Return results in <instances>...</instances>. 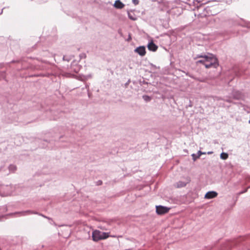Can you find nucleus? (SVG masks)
I'll use <instances>...</instances> for the list:
<instances>
[{"mask_svg":"<svg viewBox=\"0 0 250 250\" xmlns=\"http://www.w3.org/2000/svg\"><path fill=\"white\" fill-rule=\"evenodd\" d=\"M206 62L205 66L207 68H209L211 67L216 68L219 65L218 59L211 54L208 55Z\"/></svg>","mask_w":250,"mask_h":250,"instance_id":"1","label":"nucleus"},{"mask_svg":"<svg viewBox=\"0 0 250 250\" xmlns=\"http://www.w3.org/2000/svg\"><path fill=\"white\" fill-rule=\"evenodd\" d=\"M92 239L94 241H98L100 240L104 239L108 237V234L100 230H95L92 232Z\"/></svg>","mask_w":250,"mask_h":250,"instance_id":"2","label":"nucleus"},{"mask_svg":"<svg viewBox=\"0 0 250 250\" xmlns=\"http://www.w3.org/2000/svg\"><path fill=\"white\" fill-rule=\"evenodd\" d=\"M156 212L158 214H159V215H162V214H165L166 213H167L170 209V208H167L166 207H164L162 206H156Z\"/></svg>","mask_w":250,"mask_h":250,"instance_id":"3","label":"nucleus"},{"mask_svg":"<svg viewBox=\"0 0 250 250\" xmlns=\"http://www.w3.org/2000/svg\"><path fill=\"white\" fill-rule=\"evenodd\" d=\"M134 51L141 56H144L146 54V48L144 46H143L136 48Z\"/></svg>","mask_w":250,"mask_h":250,"instance_id":"4","label":"nucleus"},{"mask_svg":"<svg viewBox=\"0 0 250 250\" xmlns=\"http://www.w3.org/2000/svg\"><path fill=\"white\" fill-rule=\"evenodd\" d=\"M217 196V193L215 191H208L205 196V198L206 199H211L216 197Z\"/></svg>","mask_w":250,"mask_h":250,"instance_id":"5","label":"nucleus"},{"mask_svg":"<svg viewBox=\"0 0 250 250\" xmlns=\"http://www.w3.org/2000/svg\"><path fill=\"white\" fill-rule=\"evenodd\" d=\"M208 55H204V56H198L197 57V58H201V59L200 60H198L197 61L196 63H202L203 65H205V63L206 62L207 58L208 57Z\"/></svg>","mask_w":250,"mask_h":250,"instance_id":"6","label":"nucleus"},{"mask_svg":"<svg viewBox=\"0 0 250 250\" xmlns=\"http://www.w3.org/2000/svg\"><path fill=\"white\" fill-rule=\"evenodd\" d=\"M148 49L149 50L152 51H155L157 50L158 47L155 44L152 42L149 43L147 46Z\"/></svg>","mask_w":250,"mask_h":250,"instance_id":"7","label":"nucleus"},{"mask_svg":"<svg viewBox=\"0 0 250 250\" xmlns=\"http://www.w3.org/2000/svg\"><path fill=\"white\" fill-rule=\"evenodd\" d=\"M114 5L115 7L118 9H122L125 6V5L119 0L115 1Z\"/></svg>","mask_w":250,"mask_h":250,"instance_id":"8","label":"nucleus"},{"mask_svg":"<svg viewBox=\"0 0 250 250\" xmlns=\"http://www.w3.org/2000/svg\"><path fill=\"white\" fill-rule=\"evenodd\" d=\"M220 157L223 160H226L228 158V154L226 153H222L220 155Z\"/></svg>","mask_w":250,"mask_h":250,"instance_id":"9","label":"nucleus"},{"mask_svg":"<svg viewBox=\"0 0 250 250\" xmlns=\"http://www.w3.org/2000/svg\"><path fill=\"white\" fill-rule=\"evenodd\" d=\"M186 185V184L182 182H179L177 183V187H185Z\"/></svg>","mask_w":250,"mask_h":250,"instance_id":"10","label":"nucleus"},{"mask_svg":"<svg viewBox=\"0 0 250 250\" xmlns=\"http://www.w3.org/2000/svg\"><path fill=\"white\" fill-rule=\"evenodd\" d=\"M143 99L146 101H149L150 100V98L148 96H147V95H145V96H143Z\"/></svg>","mask_w":250,"mask_h":250,"instance_id":"11","label":"nucleus"},{"mask_svg":"<svg viewBox=\"0 0 250 250\" xmlns=\"http://www.w3.org/2000/svg\"><path fill=\"white\" fill-rule=\"evenodd\" d=\"M204 154H205V153H203L201 151H199L198 152V156H197V158H199L201 156V155Z\"/></svg>","mask_w":250,"mask_h":250,"instance_id":"12","label":"nucleus"},{"mask_svg":"<svg viewBox=\"0 0 250 250\" xmlns=\"http://www.w3.org/2000/svg\"><path fill=\"white\" fill-rule=\"evenodd\" d=\"M132 2L135 5H138L139 3V0H132Z\"/></svg>","mask_w":250,"mask_h":250,"instance_id":"13","label":"nucleus"},{"mask_svg":"<svg viewBox=\"0 0 250 250\" xmlns=\"http://www.w3.org/2000/svg\"><path fill=\"white\" fill-rule=\"evenodd\" d=\"M192 158H193V159L194 161H195L198 158H197V156H196V155L195 154H193L192 155Z\"/></svg>","mask_w":250,"mask_h":250,"instance_id":"14","label":"nucleus"},{"mask_svg":"<svg viewBox=\"0 0 250 250\" xmlns=\"http://www.w3.org/2000/svg\"><path fill=\"white\" fill-rule=\"evenodd\" d=\"M128 16H129V18L130 19H131V20H134V21L136 20V19H134V18H132V16H130L129 14L128 15Z\"/></svg>","mask_w":250,"mask_h":250,"instance_id":"15","label":"nucleus"},{"mask_svg":"<svg viewBox=\"0 0 250 250\" xmlns=\"http://www.w3.org/2000/svg\"><path fill=\"white\" fill-rule=\"evenodd\" d=\"M128 16H129V18L130 19H131V20H134V21L136 20V19H134V18H132V16H130L129 14L128 15Z\"/></svg>","mask_w":250,"mask_h":250,"instance_id":"16","label":"nucleus"},{"mask_svg":"<svg viewBox=\"0 0 250 250\" xmlns=\"http://www.w3.org/2000/svg\"><path fill=\"white\" fill-rule=\"evenodd\" d=\"M102 182L101 181H99L98 182V184H99V185H101V184H102Z\"/></svg>","mask_w":250,"mask_h":250,"instance_id":"17","label":"nucleus"},{"mask_svg":"<svg viewBox=\"0 0 250 250\" xmlns=\"http://www.w3.org/2000/svg\"><path fill=\"white\" fill-rule=\"evenodd\" d=\"M212 153V152H208V154H211Z\"/></svg>","mask_w":250,"mask_h":250,"instance_id":"18","label":"nucleus"}]
</instances>
